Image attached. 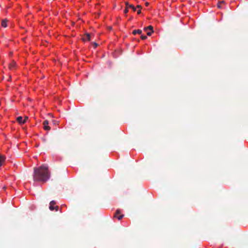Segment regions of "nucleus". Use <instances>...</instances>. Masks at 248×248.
I'll list each match as a JSON object with an SVG mask.
<instances>
[{"instance_id":"f257e3e1","label":"nucleus","mask_w":248,"mask_h":248,"mask_svg":"<svg viewBox=\"0 0 248 248\" xmlns=\"http://www.w3.org/2000/svg\"><path fill=\"white\" fill-rule=\"evenodd\" d=\"M33 178L34 181L46 182L50 177L48 167L43 165L38 168L33 169Z\"/></svg>"},{"instance_id":"f03ea898","label":"nucleus","mask_w":248,"mask_h":248,"mask_svg":"<svg viewBox=\"0 0 248 248\" xmlns=\"http://www.w3.org/2000/svg\"><path fill=\"white\" fill-rule=\"evenodd\" d=\"M56 204V202L54 201H52L50 202L49 209L51 211L55 209L56 211H58L59 209V206H56L54 207V205Z\"/></svg>"},{"instance_id":"7ed1b4c3","label":"nucleus","mask_w":248,"mask_h":248,"mask_svg":"<svg viewBox=\"0 0 248 248\" xmlns=\"http://www.w3.org/2000/svg\"><path fill=\"white\" fill-rule=\"evenodd\" d=\"M121 213L120 210L117 209L116 211V213L114 216V217L117 218L118 220H121L124 216V215H120Z\"/></svg>"},{"instance_id":"20e7f679","label":"nucleus","mask_w":248,"mask_h":248,"mask_svg":"<svg viewBox=\"0 0 248 248\" xmlns=\"http://www.w3.org/2000/svg\"><path fill=\"white\" fill-rule=\"evenodd\" d=\"M48 121L47 120H45L43 122L44 128L46 130H49L50 129V127L48 125Z\"/></svg>"},{"instance_id":"39448f33","label":"nucleus","mask_w":248,"mask_h":248,"mask_svg":"<svg viewBox=\"0 0 248 248\" xmlns=\"http://www.w3.org/2000/svg\"><path fill=\"white\" fill-rule=\"evenodd\" d=\"M142 30L144 31H147V30H150V31H154V28L152 25H149L146 27H144Z\"/></svg>"},{"instance_id":"423d86ee","label":"nucleus","mask_w":248,"mask_h":248,"mask_svg":"<svg viewBox=\"0 0 248 248\" xmlns=\"http://www.w3.org/2000/svg\"><path fill=\"white\" fill-rule=\"evenodd\" d=\"M141 33H142V32H132V33L134 35H136L137 34H139L140 35V38L142 40H144V39H146L147 38V36L142 34Z\"/></svg>"},{"instance_id":"0eeeda50","label":"nucleus","mask_w":248,"mask_h":248,"mask_svg":"<svg viewBox=\"0 0 248 248\" xmlns=\"http://www.w3.org/2000/svg\"><path fill=\"white\" fill-rule=\"evenodd\" d=\"M16 121L20 124H24L26 122V120H23V118L21 116L17 117Z\"/></svg>"},{"instance_id":"6e6552de","label":"nucleus","mask_w":248,"mask_h":248,"mask_svg":"<svg viewBox=\"0 0 248 248\" xmlns=\"http://www.w3.org/2000/svg\"><path fill=\"white\" fill-rule=\"evenodd\" d=\"M5 157L0 154V167H1L3 163L5 162Z\"/></svg>"},{"instance_id":"1a4fd4ad","label":"nucleus","mask_w":248,"mask_h":248,"mask_svg":"<svg viewBox=\"0 0 248 248\" xmlns=\"http://www.w3.org/2000/svg\"><path fill=\"white\" fill-rule=\"evenodd\" d=\"M83 41H85V40H90V34L89 33L85 34L84 37L82 38Z\"/></svg>"},{"instance_id":"9d476101","label":"nucleus","mask_w":248,"mask_h":248,"mask_svg":"<svg viewBox=\"0 0 248 248\" xmlns=\"http://www.w3.org/2000/svg\"><path fill=\"white\" fill-rule=\"evenodd\" d=\"M225 3V1L222 0L220 1H218L217 4V6L219 9L223 8L222 5Z\"/></svg>"},{"instance_id":"9b49d317","label":"nucleus","mask_w":248,"mask_h":248,"mask_svg":"<svg viewBox=\"0 0 248 248\" xmlns=\"http://www.w3.org/2000/svg\"><path fill=\"white\" fill-rule=\"evenodd\" d=\"M16 63L15 62H12L9 64V67L11 70H13L16 67Z\"/></svg>"},{"instance_id":"f8f14e48","label":"nucleus","mask_w":248,"mask_h":248,"mask_svg":"<svg viewBox=\"0 0 248 248\" xmlns=\"http://www.w3.org/2000/svg\"><path fill=\"white\" fill-rule=\"evenodd\" d=\"M7 20L5 19L1 21V25L3 27H7Z\"/></svg>"},{"instance_id":"ddd939ff","label":"nucleus","mask_w":248,"mask_h":248,"mask_svg":"<svg viewBox=\"0 0 248 248\" xmlns=\"http://www.w3.org/2000/svg\"><path fill=\"white\" fill-rule=\"evenodd\" d=\"M127 5H128V7L129 8H131L132 9V10L134 12H135L136 11V8L134 6V5L132 4H129L128 3H126Z\"/></svg>"},{"instance_id":"4468645a","label":"nucleus","mask_w":248,"mask_h":248,"mask_svg":"<svg viewBox=\"0 0 248 248\" xmlns=\"http://www.w3.org/2000/svg\"><path fill=\"white\" fill-rule=\"evenodd\" d=\"M126 8L124 10V14H126L128 12V9H129L128 7V5H127L126 3Z\"/></svg>"},{"instance_id":"2eb2a0df","label":"nucleus","mask_w":248,"mask_h":248,"mask_svg":"<svg viewBox=\"0 0 248 248\" xmlns=\"http://www.w3.org/2000/svg\"><path fill=\"white\" fill-rule=\"evenodd\" d=\"M153 32H147V34L148 36H150L152 35Z\"/></svg>"},{"instance_id":"dca6fc26","label":"nucleus","mask_w":248,"mask_h":248,"mask_svg":"<svg viewBox=\"0 0 248 248\" xmlns=\"http://www.w3.org/2000/svg\"><path fill=\"white\" fill-rule=\"evenodd\" d=\"M93 46H94V48H96L97 47V46H98V44L96 43H93Z\"/></svg>"},{"instance_id":"f3484780","label":"nucleus","mask_w":248,"mask_h":248,"mask_svg":"<svg viewBox=\"0 0 248 248\" xmlns=\"http://www.w3.org/2000/svg\"><path fill=\"white\" fill-rule=\"evenodd\" d=\"M133 31H142V30L141 29H138V30L135 29V30H133Z\"/></svg>"},{"instance_id":"a211bd4d","label":"nucleus","mask_w":248,"mask_h":248,"mask_svg":"<svg viewBox=\"0 0 248 248\" xmlns=\"http://www.w3.org/2000/svg\"><path fill=\"white\" fill-rule=\"evenodd\" d=\"M140 13H141V10H140V9H139V10H138V11H137V13H138V14H139H139H140Z\"/></svg>"},{"instance_id":"6ab92c4d","label":"nucleus","mask_w":248,"mask_h":248,"mask_svg":"<svg viewBox=\"0 0 248 248\" xmlns=\"http://www.w3.org/2000/svg\"><path fill=\"white\" fill-rule=\"evenodd\" d=\"M137 7L139 8V9H140L141 8V6L140 5H137Z\"/></svg>"},{"instance_id":"aec40b11","label":"nucleus","mask_w":248,"mask_h":248,"mask_svg":"<svg viewBox=\"0 0 248 248\" xmlns=\"http://www.w3.org/2000/svg\"><path fill=\"white\" fill-rule=\"evenodd\" d=\"M149 5V3L148 2H146L145 3V5H146V6H148Z\"/></svg>"},{"instance_id":"412c9836","label":"nucleus","mask_w":248,"mask_h":248,"mask_svg":"<svg viewBox=\"0 0 248 248\" xmlns=\"http://www.w3.org/2000/svg\"><path fill=\"white\" fill-rule=\"evenodd\" d=\"M28 117H25L24 120H26V121L28 120Z\"/></svg>"},{"instance_id":"4be33fe9","label":"nucleus","mask_w":248,"mask_h":248,"mask_svg":"<svg viewBox=\"0 0 248 248\" xmlns=\"http://www.w3.org/2000/svg\"><path fill=\"white\" fill-rule=\"evenodd\" d=\"M108 29H109V30H111L112 28H111V27L110 26V27H109Z\"/></svg>"}]
</instances>
